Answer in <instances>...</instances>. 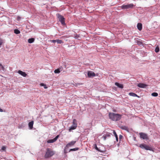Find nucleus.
Segmentation results:
<instances>
[{
    "instance_id": "obj_1",
    "label": "nucleus",
    "mask_w": 160,
    "mask_h": 160,
    "mask_svg": "<svg viewBox=\"0 0 160 160\" xmlns=\"http://www.w3.org/2000/svg\"><path fill=\"white\" fill-rule=\"evenodd\" d=\"M108 116L111 120L114 121L119 120L122 118L121 115L112 112L109 113Z\"/></svg>"
},
{
    "instance_id": "obj_2",
    "label": "nucleus",
    "mask_w": 160,
    "mask_h": 160,
    "mask_svg": "<svg viewBox=\"0 0 160 160\" xmlns=\"http://www.w3.org/2000/svg\"><path fill=\"white\" fill-rule=\"evenodd\" d=\"M55 154V152L51 149L47 148L44 155V157L46 158H49L53 156Z\"/></svg>"
},
{
    "instance_id": "obj_3",
    "label": "nucleus",
    "mask_w": 160,
    "mask_h": 160,
    "mask_svg": "<svg viewBox=\"0 0 160 160\" xmlns=\"http://www.w3.org/2000/svg\"><path fill=\"white\" fill-rule=\"evenodd\" d=\"M57 16L60 22H61L62 25H64L65 24V18L62 15L59 14H57Z\"/></svg>"
},
{
    "instance_id": "obj_4",
    "label": "nucleus",
    "mask_w": 160,
    "mask_h": 160,
    "mask_svg": "<svg viewBox=\"0 0 160 160\" xmlns=\"http://www.w3.org/2000/svg\"><path fill=\"white\" fill-rule=\"evenodd\" d=\"M76 142V141H72L71 142H69L66 145L65 147V149L64 150V152L66 153V152H65V149H67V148H68L69 147H71L73 146L75 144Z\"/></svg>"
},
{
    "instance_id": "obj_5",
    "label": "nucleus",
    "mask_w": 160,
    "mask_h": 160,
    "mask_svg": "<svg viewBox=\"0 0 160 160\" xmlns=\"http://www.w3.org/2000/svg\"><path fill=\"white\" fill-rule=\"evenodd\" d=\"M134 5L132 3L128 5H123L122 6H121V8L122 9H128L129 8H132Z\"/></svg>"
},
{
    "instance_id": "obj_6",
    "label": "nucleus",
    "mask_w": 160,
    "mask_h": 160,
    "mask_svg": "<svg viewBox=\"0 0 160 160\" xmlns=\"http://www.w3.org/2000/svg\"><path fill=\"white\" fill-rule=\"evenodd\" d=\"M139 147L142 148H144L146 150H151L152 149L151 147L145 144H141L140 145Z\"/></svg>"
},
{
    "instance_id": "obj_7",
    "label": "nucleus",
    "mask_w": 160,
    "mask_h": 160,
    "mask_svg": "<svg viewBox=\"0 0 160 160\" xmlns=\"http://www.w3.org/2000/svg\"><path fill=\"white\" fill-rule=\"evenodd\" d=\"M139 135L141 138H142L144 139H148V135L146 133L143 132H140L139 133Z\"/></svg>"
},
{
    "instance_id": "obj_8",
    "label": "nucleus",
    "mask_w": 160,
    "mask_h": 160,
    "mask_svg": "<svg viewBox=\"0 0 160 160\" xmlns=\"http://www.w3.org/2000/svg\"><path fill=\"white\" fill-rule=\"evenodd\" d=\"M88 76L89 78L94 77L95 76V73L91 71H89L88 72Z\"/></svg>"
},
{
    "instance_id": "obj_9",
    "label": "nucleus",
    "mask_w": 160,
    "mask_h": 160,
    "mask_svg": "<svg viewBox=\"0 0 160 160\" xmlns=\"http://www.w3.org/2000/svg\"><path fill=\"white\" fill-rule=\"evenodd\" d=\"M137 86L139 88H144L148 86V85L143 83H139Z\"/></svg>"
},
{
    "instance_id": "obj_10",
    "label": "nucleus",
    "mask_w": 160,
    "mask_h": 160,
    "mask_svg": "<svg viewBox=\"0 0 160 160\" xmlns=\"http://www.w3.org/2000/svg\"><path fill=\"white\" fill-rule=\"evenodd\" d=\"M18 73L24 77H26L27 76V74L25 72H22L21 70L18 71Z\"/></svg>"
},
{
    "instance_id": "obj_11",
    "label": "nucleus",
    "mask_w": 160,
    "mask_h": 160,
    "mask_svg": "<svg viewBox=\"0 0 160 160\" xmlns=\"http://www.w3.org/2000/svg\"><path fill=\"white\" fill-rule=\"evenodd\" d=\"M115 84L120 88H123V85L122 84H120L118 82H116L115 83Z\"/></svg>"
},
{
    "instance_id": "obj_12",
    "label": "nucleus",
    "mask_w": 160,
    "mask_h": 160,
    "mask_svg": "<svg viewBox=\"0 0 160 160\" xmlns=\"http://www.w3.org/2000/svg\"><path fill=\"white\" fill-rule=\"evenodd\" d=\"M34 123L33 121L30 122L28 123V126L30 129H32L33 128V126Z\"/></svg>"
},
{
    "instance_id": "obj_13",
    "label": "nucleus",
    "mask_w": 160,
    "mask_h": 160,
    "mask_svg": "<svg viewBox=\"0 0 160 160\" xmlns=\"http://www.w3.org/2000/svg\"><path fill=\"white\" fill-rule=\"evenodd\" d=\"M137 28L139 31H141L142 28V25L141 23H138L137 24Z\"/></svg>"
},
{
    "instance_id": "obj_14",
    "label": "nucleus",
    "mask_w": 160,
    "mask_h": 160,
    "mask_svg": "<svg viewBox=\"0 0 160 160\" xmlns=\"http://www.w3.org/2000/svg\"><path fill=\"white\" fill-rule=\"evenodd\" d=\"M93 146L94 147V148H95L96 150H97L98 151V152H104V151H103V150H102L100 149L99 148H98L97 146V145L96 144H94L93 145Z\"/></svg>"
},
{
    "instance_id": "obj_15",
    "label": "nucleus",
    "mask_w": 160,
    "mask_h": 160,
    "mask_svg": "<svg viewBox=\"0 0 160 160\" xmlns=\"http://www.w3.org/2000/svg\"><path fill=\"white\" fill-rule=\"evenodd\" d=\"M129 95L132 96L139 97L136 94L133 92H130L129 93Z\"/></svg>"
},
{
    "instance_id": "obj_16",
    "label": "nucleus",
    "mask_w": 160,
    "mask_h": 160,
    "mask_svg": "<svg viewBox=\"0 0 160 160\" xmlns=\"http://www.w3.org/2000/svg\"><path fill=\"white\" fill-rule=\"evenodd\" d=\"M35 40V39L34 38H31L28 39V42L29 43H31L33 42Z\"/></svg>"
},
{
    "instance_id": "obj_17",
    "label": "nucleus",
    "mask_w": 160,
    "mask_h": 160,
    "mask_svg": "<svg viewBox=\"0 0 160 160\" xmlns=\"http://www.w3.org/2000/svg\"><path fill=\"white\" fill-rule=\"evenodd\" d=\"M76 128V127H75L73 125H72L70 128L69 131V132H71V130L75 129Z\"/></svg>"
},
{
    "instance_id": "obj_18",
    "label": "nucleus",
    "mask_w": 160,
    "mask_h": 160,
    "mask_svg": "<svg viewBox=\"0 0 160 160\" xmlns=\"http://www.w3.org/2000/svg\"><path fill=\"white\" fill-rule=\"evenodd\" d=\"M120 128H121L122 129L125 130H128V128L127 127H126L124 125L121 126L120 127Z\"/></svg>"
},
{
    "instance_id": "obj_19",
    "label": "nucleus",
    "mask_w": 160,
    "mask_h": 160,
    "mask_svg": "<svg viewBox=\"0 0 160 160\" xmlns=\"http://www.w3.org/2000/svg\"><path fill=\"white\" fill-rule=\"evenodd\" d=\"M73 125V126H75V127H77V121L76 119H74L73 120L72 122Z\"/></svg>"
},
{
    "instance_id": "obj_20",
    "label": "nucleus",
    "mask_w": 160,
    "mask_h": 160,
    "mask_svg": "<svg viewBox=\"0 0 160 160\" xmlns=\"http://www.w3.org/2000/svg\"><path fill=\"white\" fill-rule=\"evenodd\" d=\"M113 133L114 135H115V136L116 138V140L117 141H118V135H117L116 133V132L114 130H113Z\"/></svg>"
},
{
    "instance_id": "obj_21",
    "label": "nucleus",
    "mask_w": 160,
    "mask_h": 160,
    "mask_svg": "<svg viewBox=\"0 0 160 160\" xmlns=\"http://www.w3.org/2000/svg\"><path fill=\"white\" fill-rule=\"evenodd\" d=\"M78 150H79V148H74L71 149H70V150L69 151V152H70L71 151H76Z\"/></svg>"
},
{
    "instance_id": "obj_22",
    "label": "nucleus",
    "mask_w": 160,
    "mask_h": 160,
    "mask_svg": "<svg viewBox=\"0 0 160 160\" xmlns=\"http://www.w3.org/2000/svg\"><path fill=\"white\" fill-rule=\"evenodd\" d=\"M56 42L58 44H61L63 43V42L62 40L59 39H56Z\"/></svg>"
},
{
    "instance_id": "obj_23",
    "label": "nucleus",
    "mask_w": 160,
    "mask_h": 160,
    "mask_svg": "<svg viewBox=\"0 0 160 160\" xmlns=\"http://www.w3.org/2000/svg\"><path fill=\"white\" fill-rule=\"evenodd\" d=\"M55 142L53 139H52L49 140L47 141V142L48 143H53Z\"/></svg>"
},
{
    "instance_id": "obj_24",
    "label": "nucleus",
    "mask_w": 160,
    "mask_h": 160,
    "mask_svg": "<svg viewBox=\"0 0 160 160\" xmlns=\"http://www.w3.org/2000/svg\"><path fill=\"white\" fill-rule=\"evenodd\" d=\"M54 72L55 73H59L60 72V69L59 68H58L57 69H56L54 70Z\"/></svg>"
},
{
    "instance_id": "obj_25",
    "label": "nucleus",
    "mask_w": 160,
    "mask_h": 160,
    "mask_svg": "<svg viewBox=\"0 0 160 160\" xmlns=\"http://www.w3.org/2000/svg\"><path fill=\"white\" fill-rule=\"evenodd\" d=\"M14 32L16 34H18L20 33V32L18 29H15L14 30Z\"/></svg>"
},
{
    "instance_id": "obj_26",
    "label": "nucleus",
    "mask_w": 160,
    "mask_h": 160,
    "mask_svg": "<svg viewBox=\"0 0 160 160\" xmlns=\"http://www.w3.org/2000/svg\"><path fill=\"white\" fill-rule=\"evenodd\" d=\"M159 51V48L158 46L156 47L155 49V52H158Z\"/></svg>"
},
{
    "instance_id": "obj_27",
    "label": "nucleus",
    "mask_w": 160,
    "mask_h": 160,
    "mask_svg": "<svg viewBox=\"0 0 160 160\" xmlns=\"http://www.w3.org/2000/svg\"><path fill=\"white\" fill-rule=\"evenodd\" d=\"M152 95L154 97H157L158 96V94L157 92H153L152 93Z\"/></svg>"
},
{
    "instance_id": "obj_28",
    "label": "nucleus",
    "mask_w": 160,
    "mask_h": 160,
    "mask_svg": "<svg viewBox=\"0 0 160 160\" xmlns=\"http://www.w3.org/2000/svg\"><path fill=\"white\" fill-rule=\"evenodd\" d=\"M40 85L42 86H44V88L45 89H46L48 88L46 85L42 83L40 84Z\"/></svg>"
},
{
    "instance_id": "obj_29",
    "label": "nucleus",
    "mask_w": 160,
    "mask_h": 160,
    "mask_svg": "<svg viewBox=\"0 0 160 160\" xmlns=\"http://www.w3.org/2000/svg\"><path fill=\"white\" fill-rule=\"evenodd\" d=\"M107 137H109L110 136L111 133L109 132H107L105 134H104Z\"/></svg>"
},
{
    "instance_id": "obj_30",
    "label": "nucleus",
    "mask_w": 160,
    "mask_h": 160,
    "mask_svg": "<svg viewBox=\"0 0 160 160\" xmlns=\"http://www.w3.org/2000/svg\"><path fill=\"white\" fill-rule=\"evenodd\" d=\"M6 147L5 146H2L1 148V150H2L5 151H6Z\"/></svg>"
},
{
    "instance_id": "obj_31",
    "label": "nucleus",
    "mask_w": 160,
    "mask_h": 160,
    "mask_svg": "<svg viewBox=\"0 0 160 160\" xmlns=\"http://www.w3.org/2000/svg\"><path fill=\"white\" fill-rule=\"evenodd\" d=\"M59 137V135H58L54 139V140L55 142L58 139Z\"/></svg>"
},
{
    "instance_id": "obj_32",
    "label": "nucleus",
    "mask_w": 160,
    "mask_h": 160,
    "mask_svg": "<svg viewBox=\"0 0 160 160\" xmlns=\"http://www.w3.org/2000/svg\"><path fill=\"white\" fill-rule=\"evenodd\" d=\"M59 137V135H58L54 139V140L55 142L58 139Z\"/></svg>"
},
{
    "instance_id": "obj_33",
    "label": "nucleus",
    "mask_w": 160,
    "mask_h": 160,
    "mask_svg": "<svg viewBox=\"0 0 160 160\" xmlns=\"http://www.w3.org/2000/svg\"><path fill=\"white\" fill-rule=\"evenodd\" d=\"M74 37L78 39L80 37L79 35H76L74 36Z\"/></svg>"
},
{
    "instance_id": "obj_34",
    "label": "nucleus",
    "mask_w": 160,
    "mask_h": 160,
    "mask_svg": "<svg viewBox=\"0 0 160 160\" xmlns=\"http://www.w3.org/2000/svg\"><path fill=\"white\" fill-rule=\"evenodd\" d=\"M107 138V137L105 135H104L103 136V138L104 140H105Z\"/></svg>"
},
{
    "instance_id": "obj_35",
    "label": "nucleus",
    "mask_w": 160,
    "mask_h": 160,
    "mask_svg": "<svg viewBox=\"0 0 160 160\" xmlns=\"http://www.w3.org/2000/svg\"><path fill=\"white\" fill-rule=\"evenodd\" d=\"M51 42H52L55 43V42H56V40H51Z\"/></svg>"
},
{
    "instance_id": "obj_36",
    "label": "nucleus",
    "mask_w": 160,
    "mask_h": 160,
    "mask_svg": "<svg viewBox=\"0 0 160 160\" xmlns=\"http://www.w3.org/2000/svg\"><path fill=\"white\" fill-rule=\"evenodd\" d=\"M2 43H3L2 41V40H0V47L2 45Z\"/></svg>"
},
{
    "instance_id": "obj_37",
    "label": "nucleus",
    "mask_w": 160,
    "mask_h": 160,
    "mask_svg": "<svg viewBox=\"0 0 160 160\" xmlns=\"http://www.w3.org/2000/svg\"><path fill=\"white\" fill-rule=\"evenodd\" d=\"M122 136L121 135H120L119 136V139H120V140H121L122 138Z\"/></svg>"
},
{
    "instance_id": "obj_38",
    "label": "nucleus",
    "mask_w": 160,
    "mask_h": 160,
    "mask_svg": "<svg viewBox=\"0 0 160 160\" xmlns=\"http://www.w3.org/2000/svg\"><path fill=\"white\" fill-rule=\"evenodd\" d=\"M20 18H21L19 16H18L17 17V19L18 20H19L20 19Z\"/></svg>"
},
{
    "instance_id": "obj_39",
    "label": "nucleus",
    "mask_w": 160,
    "mask_h": 160,
    "mask_svg": "<svg viewBox=\"0 0 160 160\" xmlns=\"http://www.w3.org/2000/svg\"><path fill=\"white\" fill-rule=\"evenodd\" d=\"M0 112H3V110L1 108H0Z\"/></svg>"
},
{
    "instance_id": "obj_40",
    "label": "nucleus",
    "mask_w": 160,
    "mask_h": 160,
    "mask_svg": "<svg viewBox=\"0 0 160 160\" xmlns=\"http://www.w3.org/2000/svg\"><path fill=\"white\" fill-rule=\"evenodd\" d=\"M113 112H116V110H114V109H113Z\"/></svg>"
}]
</instances>
